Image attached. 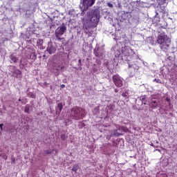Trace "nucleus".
Returning <instances> with one entry per match:
<instances>
[{
    "mask_svg": "<svg viewBox=\"0 0 177 177\" xmlns=\"http://www.w3.org/2000/svg\"><path fill=\"white\" fill-rule=\"evenodd\" d=\"M66 31H67L66 24L62 23V26L58 27L55 32V37L58 39V41H62V35H63Z\"/></svg>",
    "mask_w": 177,
    "mask_h": 177,
    "instance_id": "nucleus-3",
    "label": "nucleus"
},
{
    "mask_svg": "<svg viewBox=\"0 0 177 177\" xmlns=\"http://www.w3.org/2000/svg\"><path fill=\"white\" fill-rule=\"evenodd\" d=\"M57 109H59V113L63 110V103L60 102L57 104Z\"/></svg>",
    "mask_w": 177,
    "mask_h": 177,
    "instance_id": "nucleus-23",
    "label": "nucleus"
},
{
    "mask_svg": "<svg viewBox=\"0 0 177 177\" xmlns=\"http://www.w3.org/2000/svg\"><path fill=\"white\" fill-rule=\"evenodd\" d=\"M122 96L123 97H127V96H128V95H127V93H122Z\"/></svg>",
    "mask_w": 177,
    "mask_h": 177,
    "instance_id": "nucleus-36",
    "label": "nucleus"
},
{
    "mask_svg": "<svg viewBox=\"0 0 177 177\" xmlns=\"http://www.w3.org/2000/svg\"><path fill=\"white\" fill-rule=\"evenodd\" d=\"M113 39H114V41H117V38H115V37L113 38Z\"/></svg>",
    "mask_w": 177,
    "mask_h": 177,
    "instance_id": "nucleus-44",
    "label": "nucleus"
},
{
    "mask_svg": "<svg viewBox=\"0 0 177 177\" xmlns=\"http://www.w3.org/2000/svg\"><path fill=\"white\" fill-rule=\"evenodd\" d=\"M153 82H157V84H162L161 80H160V79H154L153 80Z\"/></svg>",
    "mask_w": 177,
    "mask_h": 177,
    "instance_id": "nucleus-28",
    "label": "nucleus"
},
{
    "mask_svg": "<svg viewBox=\"0 0 177 177\" xmlns=\"http://www.w3.org/2000/svg\"><path fill=\"white\" fill-rule=\"evenodd\" d=\"M18 100H19V102H21V98H19Z\"/></svg>",
    "mask_w": 177,
    "mask_h": 177,
    "instance_id": "nucleus-45",
    "label": "nucleus"
},
{
    "mask_svg": "<svg viewBox=\"0 0 177 177\" xmlns=\"http://www.w3.org/2000/svg\"><path fill=\"white\" fill-rule=\"evenodd\" d=\"M80 70H82V68H80Z\"/></svg>",
    "mask_w": 177,
    "mask_h": 177,
    "instance_id": "nucleus-49",
    "label": "nucleus"
},
{
    "mask_svg": "<svg viewBox=\"0 0 177 177\" xmlns=\"http://www.w3.org/2000/svg\"><path fill=\"white\" fill-rule=\"evenodd\" d=\"M46 51L49 55H53V53H56V47L52 44L51 41L48 43V46L46 48Z\"/></svg>",
    "mask_w": 177,
    "mask_h": 177,
    "instance_id": "nucleus-10",
    "label": "nucleus"
},
{
    "mask_svg": "<svg viewBox=\"0 0 177 177\" xmlns=\"http://www.w3.org/2000/svg\"><path fill=\"white\" fill-rule=\"evenodd\" d=\"M78 169H80V167H78V165H73L71 171H73V172L77 173V171H78Z\"/></svg>",
    "mask_w": 177,
    "mask_h": 177,
    "instance_id": "nucleus-21",
    "label": "nucleus"
},
{
    "mask_svg": "<svg viewBox=\"0 0 177 177\" xmlns=\"http://www.w3.org/2000/svg\"><path fill=\"white\" fill-rule=\"evenodd\" d=\"M12 77L15 78H22L23 73H21V71H20L19 68H16V66H12Z\"/></svg>",
    "mask_w": 177,
    "mask_h": 177,
    "instance_id": "nucleus-9",
    "label": "nucleus"
},
{
    "mask_svg": "<svg viewBox=\"0 0 177 177\" xmlns=\"http://www.w3.org/2000/svg\"><path fill=\"white\" fill-rule=\"evenodd\" d=\"M151 146L152 147H154V149H157V148L160 147V145H154V144L153 142L151 143Z\"/></svg>",
    "mask_w": 177,
    "mask_h": 177,
    "instance_id": "nucleus-29",
    "label": "nucleus"
},
{
    "mask_svg": "<svg viewBox=\"0 0 177 177\" xmlns=\"http://www.w3.org/2000/svg\"><path fill=\"white\" fill-rule=\"evenodd\" d=\"M119 129H120V131H123V132H129V129H128L124 126L119 127Z\"/></svg>",
    "mask_w": 177,
    "mask_h": 177,
    "instance_id": "nucleus-20",
    "label": "nucleus"
},
{
    "mask_svg": "<svg viewBox=\"0 0 177 177\" xmlns=\"http://www.w3.org/2000/svg\"><path fill=\"white\" fill-rule=\"evenodd\" d=\"M112 80L117 88H121V86L124 85V83L122 82L123 79L119 75H113L112 77Z\"/></svg>",
    "mask_w": 177,
    "mask_h": 177,
    "instance_id": "nucleus-8",
    "label": "nucleus"
},
{
    "mask_svg": "<svg viewBox=\"0 0 177 177\" xmlns=\"http://www.w3.org/2000/svg\"><path fill=\"white\" fill-rule=\"evenodd\" d=\"M155 146H157V145H158H158H159V142H158V140H156V141H155Z\"/></svg>",
    "mask_w": 177,
    "mask_h": 177,
    "instance_id": "nucleus-39",
    "label": "nucleus"
},
{
    "mask_svg": "<svg viewBox=\"0 0 177 177\" xmlns=\"http://www.w3.org/2000/svg\"><path fill=\"white\" fill-rule=\"evenodd\" d=\"M78 66H80V67L81 66H82V64L81 63V59L78 60Z\"/></svg>",
    "mask_w": 177,
    "mask_h": 177,
    "instance_id": "nucleus-35",
    "label": "nucleus"
},
{
    "mask_svg": "<svg viewBox=\"0 0 177 177\" xmlns=\"http://www.w3.org/2000/svg\"><path fill=\"white\" fill-rule=\"evenodd\" d=\"M168 2L169 0H158V6H167Z\"/></svg>",
    "mask_w": 177,
    "mask_h": 177,
    "instance_id": "nucleus-13",
    "label": "nucleus"
},
{
    "mask_svg": "<svg viewBox=\"0 0 177 177\" xmlns=\"http://www.w3.org/2000/svg\"><path fill=\"white\" fill-rule=\"evenodd\" d=\"M122 53L126 59H132V56L135 55V51L128 46H124L122 48Z\"/></svg>",
    "mask_w": 177,
    "mask_h": 177,
    "instance_id": "nucleus-4",
    "label": "nucleus"
},
{
    "mask_svg": "<svg viewBox=\"0 0 177 177\" xmlns=\"http://www.w3.org/2000/svg\"><path fill=\"white\" fill-rule=\"evenodd\" d=\"M37 46L39 48H41V46H42V44H44V40L41 39H39L37 41Z\"/></svg>",
    "mask_w": 177,
    "mask_h": 177,
    "instance_id": "nucleus-22",
    "label": "nucleus"
},
{
    "mask_svg": "<svg viewBox=\"0 0 177 177\" xmlns=\"http://www.w3.org/2000/svg\"><path fill=\"white\" fill-rule=\"evenodd\" d=\"M1 157L3 158V160H8V156L5 153L2 155Z\"/></svg>",
    "mask_w": 177,
    "mask_h": 177,
    "instance_id": "nucleus-31",
    "label": "nucleus"
},
{
    "mask_svg": "<svg viewBox=\"0 0 177 177\" xmlns=\"http://www.w3.org/2000/svg\"><path fill=\"white\" fill-rule=\"evenodd\" d=\"M151 109H157L158 107V104L156 101H152L150 104Z\"/></svg>",
    "mask_w": 177,
    "mask_h": 177,
    "instance_id": "nucleus-17",
    "label": "nucleus"
},
{
    "mask_svg": "<svg viewBox=\"0 0 177 177\" xmlns=\"http://www.w3.org/2000/svg\"><path fill=\"white\" fill-rule=\"evenodd\" d=\"M10 61L12 62V63H17V62H19V58H17V57H16V55H14L13 54L10 55Z\"/></svg>",
    "mask_w": 177,
    "mask_h": 177,
    "instance_id": "nucleus-14",
    "label": "nucleus"
},
{
    "mask_svg": "<svg viewBox=\"0 0 177 177\" xmlns=\"http://www.w3.org/2000/svg\"><path fill=\"white\" fill-rule=\"evenodd\" d=\"M129 64V68H131V67H132V65H131L129 63H128Z\"/></svg>",
    "mask_w": 177,
    "mask_h": 177,
    "instance_id": "nucleus-42",
    "label": "nucleus"
},
{
    "mask_svg": "<svg viewBox=\"0 0 177 177\" xmlns=\"http://www.w3.org/2000/svg\"><path fill=\"white\" fill-rule=\"evenodd\" d=\"M166 6H159L160 12L163 13V15H165V13H167V8H165Z\"/></svg>",
    "mask_w": 177,
    "mask_h": 177,
    "instance_id": "nucleus-16",
    "label": "nucleus"
},
{
    "mask_svg": "<svg viewBox=\"0 0 177 177\" xmlns=\"http://www.w3.org/2000/svg\"><path fill=\"white\" fill-rule=\"evenodd\" d=\"M60 88H61L62 89H64V88H66V85H65V84H62V85L60 86Z\"/></svg>",
    "mask_w": 177,
    "mask_h": 177,
    "instance_id": "nucleus-38",
    "label": "nucleus"
},
{
    "mask_svg": "<svg viewBox=\"0 0 177 177\" xmlns=\"http://www.w3.org/2000/svg\"><path fill=\"white\" fill-rule=\"evenodd\" d=\"M157 42L161 50L163 52H167L169 49V41H168V36L165 32H160L157 37Z\"/></svg>",
    "mask_w": 177,
    "mask_h": 177,
    "instance_id": "nucleus-2",
    "label": "nucleus"
},
{
    "mask_svg": "<svg viewBox=\"0 0 177 177\" xmlns=\"http://www.w3.org/2000/svg\"><path fill=\"white\" fill-rule=\"evenodd\" d=\"M140 100L142 101V104H143V100H146V95H142L139 97Z\"/></svg>",
    "mask_w": 177,
    "mask_h": 177,
    "instance_id": "nucleus-27",
    "label": "nucleus"
},
{
    "mask_svg": "<svg viewBox=\"0 0 177 177\" xmlns=\"http://www.w3.org/2000/svg\"><path fill=\"white\" fill-rule=\"evenodd\" d=\"M44 86H46L47 85H49V84H48V82H46L44 83Z\"/></svg>",
    "mask_w": 177,
    "mask_h": 177,
    "instance_id": "nucleus-40",
    "label": "nucleus"
},
{
    "mask_svg": "<svg viewBox=\"0 0 177 177\" xmlns=\"http://www.w3.org/2000/svg\"><path fill=\"white\" fill-rule=\"evenodd\" d=\"M113 135L114 136H121L122 133H121V129L119 127L118 129H115L113 131Z\"/></svg>",
    "mask_w": 177,
    "mask_h": 177,
    "instance_id": "nucleus-15",
    "label": "nucleus"
},
{
    "mask_svg": "<svg viewBox=\"0 0 177 177\" xmlns=\"http://www.w3.org/2000/svg\"><path fill=\"white\" fill-rule=\"evenodd\" d=\"M45 154H51L52 153V151H50V149H46V151H44Z\"/></svg>",
    "mask_w": 177,
    "mask_h": 177,
    "instance_id": "nucleus-30",
    "label": "nucleus"
},
{
    "mask_svg": "<svg viewBox=\"0 0 177 177\" xmlns=\"http://www.w3.org/2000/svg\"><path fill=\"white\" fill-rule=\"evenodd\" d=\"M26 55H28L30 59H32V60L37 59V55H35V50L32 49L28 48L26 50Z\"/></svg>",
    "mask_w": 177,
    "mask_h": 177,
    "instance_id": "nucleus-11",
    "label": "nucleus"
},
{
    "mask_svg": "<svg viewBox=\"0 0 177 177\" xmlns=\"http://www.w3.org/2000/svg\"><path fill=\"white\" fill-rule=\"evenodd\" d=\"M27 95L28 96V97H32V99H35V95L34 94V93L31 91H28V90H27Z\"/></svg>",
    "mask_w": 177,
    "mask_h": 177,
    "instance_id": "nucleus-18",
    "label": "nucleus"
},
{
    "mask_svg": "<svg viewBox=\"0 0 177 177\" xmlns=\"http://www.w3.org/2000/svg\"><path fill=\"white\" fill-rule=\"evenodd\" d=\"M93 53L95 55V57H97V59H100L101 60H103V59H104V49L103 48L96 46L94 48Z\"/></svg>",
    "mask_w": 177,
    "mask_h": 177,
    "instance_id": "nucleus-6",
    "label": "nucleus"
},
{
    "mask_svg": "<svg viewBox=\"0 0 177 177\" xmlns=\"http://www.w3.org/2000/svg\"><path fill=\"white\" fill-rule=\"evenodd\" d=\"M68 13H69V15H71V11H69Z\"/></svg>",
    "mask_w": 177,
    "mask_h": 177,
    "instance_id": "nucleus-47",
    "label": "nucleus"
},
{
    "mask_svg": "<svg viewBox=\"0 0 177 177\" xmlns=\"http://www.w3.org/2000/svg\"><path fill=\"white\" fill-rule=\"evenodd\" d=\"M158 15V13H156V17H157Z\"/></svg>",
    "mask_w": 177,
    "mask_h": 177,
    "instance_id": "nucleus-48",
    "label": "nucleus"
},
{
    "mask_svg": "<svg viewBox=\"0 0 177 177\" xmlns=\"http://www.w3.org/2000/svg\"><path fill=\"white\" fill-rule=\"evenodd\" d=\"M165 100H166V102H167L168 103H171V100H169V97H167V98L165 99Z\"/></svg>",
    "mask_w": 177,
    "mask_h": 177,
    "instance_id": "nucleus-37",
    "label": "nucleus"
},
{
    "mask_svg": "<svg viewBox=\"0 0 177 177\" xmlns=\"http://www.w3.org/2000/svg\"><path fill=\"white\" fill-rule=\"evenodd\" d=\"M107 6H109V8H113V3L110 2L107 3Z\"/></svg>",
    "mask_w": 177,
    "mask_h": 177,
    "instance_id": "nucleus-33",
    "label": "nucleus"
},
{
    "mask_svg": "<svg viewBox=\"0 0 177 177\" xmlns=\"http://www.w3.org/2000/svg\"><path fill=\"white\" fill-rule=\"evenodd\" d=\"M11 160H12L11 164H15V162H16V159H15V158H12Z\"/></svg>",
    "mask_w": 177,
    "mask_h": 177,
    "instance_id": "nucleus-32",
    "label": "nucleus"
},
{
    "mask_svg": "<svg viewBox=\"0 0 177 177\" xmlns=\"http://www.w3.org/2000/svg\"><path fill=\"white\" fill-rule=\"evenodd\" d=\"M56 71H62V70L64 69V65L63 64H56L55 66H54Z\"/></svg>",
    "mask_w": 177,
    "mask_h": 177,
    "instance_id": "nucleus-12",
    "label": "nucleus"
},
{
    "mask_svg": "<svg viewBox=\"0 0 177 177\" xmlns=\"http://www.w3.org/2000/svg\"><path fill=\"white\" fill-rule=\"evenodd\" d=\"M167 62H170V63H172V62H174V57L167 55Z\"/></svg>",
    "mask_w": 177,
    "mask_h": 177,
    "instance_id": "nucleus-26",
    "label": "nucleus"
},
{
    "mask_svg": "<svg viewBox=\"0 0 177 177\" xmlns=\"http://www.w3.org/2000/svg\"><path fill=\"white\" fill-rule=\"evenodd\" d=\"M0 129L1 131H3V124H0Z\"/></svg>",
    "mask_w": 177,
    "mask_h": 177,
    "instance_id": "nucleus-34",
    "label": "nucleus"
},
{
    "mask_svg": "<svg viewBox=\"0 0 177 177\" xmlns=\"http://www.w3.org/2000/svg\"><path fill=\"white\" fill-rule=\"evenodd\" d=\"M96 0H80V5L82 6L84 10H88L91 6L95 5Z\"/></svg>",
    "mask_w": 177,
    "mask_h": 177,
    "instance_id": "nucleus-7",
    "label": "nucleus"
},
{
    "mask_svg": "<svg viewBox=\"0 0 177 177\" xmlns=\"http://www.w3.org/2000/svg\"><path fill=\"white\" fill-rule=\"evenodd\" d=\"M25 113H30V106L29 105H26L25 109H24Z\"/></svg>",
    "mask_w": 177,
    "mask_h": 177,
    "instance_id": "nucleus-25",
    "label": "nucleus"
},
{
    "mask_svg": "<svg viewBox=\"0 0 177 177\" xmlns=\"http://www.w3.org/2000/svg\"><path fill=\"white\" fill-rule=\"evenodd\" d=\"M60 138H61L62 140H66V139H67V138H68V136L66 134H61Z\"/></svg>",
    "mask_w": 177,
    "mask_h": 177,
    "instance_id": "nucleus-24",
    "label": "nucleus"
},
{
    "mask_svg": "<svg viewBox=\"0 0 177 177\" xmlns=\"http://www.w3.org/2000/svg\"><path fill=\"white\" fill-rule=\"evenodd\" d=\"M24 66H26V63L23 62V59H21L19 62V68L23 70V68H24Z\"/></svg>",
    "mask_w": 177,
    "mask_h": 177,
    "instance_id": "nucleus-19",
    "label": "nucleus"
},
{
    "mask_svg": "<svg viewBox=\"0 0 177 177\" xmlns=\"http://www.w3.org/2000/svg\"><path fill=\"white\" fill-rule=\"evenodd\" d=\"M83 28L86 35L92 37L93 31L91 28H96L100 21V12L97 9L90 10L86 15L82 18Z\"/></svg>",
    "mask_w": 177,
    "mask_h": 177,
    "instance_id": "nucleus-1",
    "label": "nucleus"
},
{
    "mask_svg": "<svg viewBox=\"0 0 177 177\" xmlns=\"http://www.w3.org/2000/svg\"><path fill=\"white\" fill-rule=\"evenodd\" d=\"M115 93H118V88H115Z\"/></svg>",
    "mask_w": 177,
    "mask_h": 177,
    "instance_id": "nucleus-41",
    "label": "nucleus"
},
{
    "mask_svg": "<svg viewBox=\"0 0 177 177\" xmlns=\"http://www.w3.org/2000/svg\"><path fill=\"white\" fill-rule=\"evenodd\" d=\"M71 115L77 121L78 120H82V115H81V108L78 106H74L71 110Z\"/></svg>",
    "mask_w": 177,
    "mask_h": 177,
    "instance_id": "nucleus-5",
    "label": "nucleus"
},
{
    "mask_svg": "<svg viewBox=\"0 0 177 177\" xmlns=\"http://www.w3.org/2000/svg\"><path fill=\"white\" fill-rule=\"evenodd\" d=\"M0 157H2V151H0Z\"/></svg>",
    "mask_w": 177,
    "mask_h": 177,
    "instance_id": "nucleus-43",
    "label": "nucleus"
},
{
    "mask_svg": "<svg viewBox=\"0 0 177 177\" xmlns=\"http://www.w3.org/2000/svg\"><path fill=\"white\" fill-rule=\"evenodd\" d=\"M155 151H160V149H156Z\"/></svg>",
    "mask_w": 177,
    "mask_h": 177,
    "instance_id": "nucleus-46",
    "label": "nucleus"
}]
</instances>
